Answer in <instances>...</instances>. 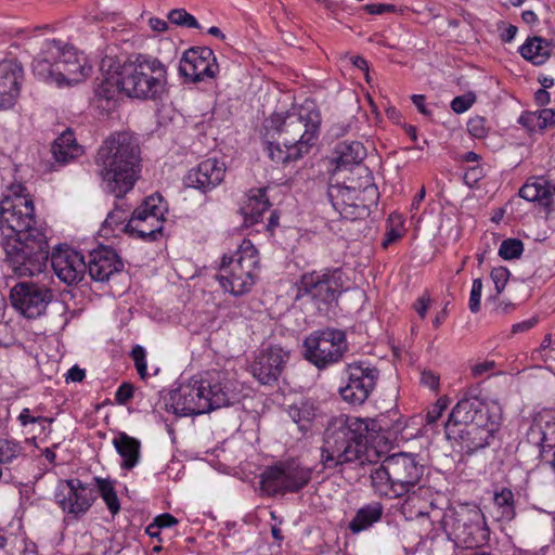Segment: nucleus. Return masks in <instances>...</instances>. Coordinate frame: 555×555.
I'll list each match as a JSON object with an SVG mask.
<instances>
[{
    "mask_svg": "<svg viewBox=\"0 0 555 555\" xmlns=\"http://www.w3.org/2000/svg\"><path fill=\"white\" fill-rule=\"evenodd\" d=\"M2 247L12 272L18 278L43 272L49 257L46 228L35 216L29 196H4L0 204Z\"/></svg>",
    "mask_w": 555,
    "mask_h": 555,
    "instance_id": "f257e3e1",
    "label": "nucleus"
},
{
    "mask_svg": "<svg viewBox=\"0 0 555 555\" xmlns=\"http://www.w3.org/2000/svg\"><path fill=\"white\" fill-rule=\"evenodd\" d=\"M320 122V114L308 105L271 115L263 125L268 156L281 164L301 158L315 144Z\"/></svg>",
    "mask_w": 555,
    "mask_h": 555,
    "instance_id": "f03ea898",
    "label": "nucleus"
},
{
    "mask_svg": "<svg viewBox=\"0 0 555 555\" xmlns=\"http://www.w3.org/2000/svg\"><path fill=\"white\" fill-rule=\"evenodd\" d=\"M379 430L382 426L371 418L341 415L333 420L324 433L321 464L332 469L352 462L364 465L377 461L379 452L366 446V437Z\"/></svg>",
    "mask_w": 555,
    "mask_h": 555,
    "instance_id": "7ed1b4c3",
    "label": "nucleus"
},
{
    "mask_svg": "<svg viewBox=\"0 0 555 555\" xmlns=\"http://www.w3.org/2000/svg\"><path fill=\"white\" fill-rule=\"evenodd\" d=\"M140 147L128 132H115L99 147L94 163L107 192L122 197L133 189L140 173Z\"/></svg>",
    "mask_w": 555,
    "mask_h": 555,
    "instance_id": "20e7f679",
    "label": "nucleus"
},
{
    "mask_svg": "<svg viewBox=\"0 0 555 555\" xmlns=\"http://www.w3.org/2000/svg\"><path fill=\"white\" fill-rule=\"evenodd\" d=\"M424 467L413 454L396 453L387 456L371 473V483L376 493L397 498L409 493L421 481Z\"/></svg>",
    "mask_w": 555,
    "mask_h": 555,
    "instance_id": "39448f33",
    "label": "nucleus"
},
{
    "mask_svg": "<svg viewBox=\"0 0 555 555\" xmlns=\"http://www.w3.org/2000/svg\"><path fill=\"white\" fill-rule=\"evenodd\" d=\"M125 95L139 100H156L165 91L167 70L157 59L138 55L133 61L120 65Z\"/></svg>",
    "mask_w": 555,
    "mask_h": 555,
    "instance_id": "423d86ee",
    "label": "nucleus"
},
{
    "mask_svg": "<svg viewBox=\"0 0 555 555\" xmlns=\"http://www.w3.org/2000/svg\"><path fill=\"white\" fill-rule=\"evenodd\" d=\"M259 271L258 250L249 240H244L233 255L222 257L217 280L224 291L240 296L250 291Z\"/></svg>",
    "mask_w": 555,
    "mask_h": 555,
    "instance_id": "0eeeda50",
    "label": "nucleus"
},
{
    "mask_svg": "<svg viewBox=\"0 0 555 555\" xmlns=\"http://www.w3.org/2000/svg\"><path fill=\"white\" fill-rule=\"evenodd\" d=\"M236 399L229 391L228 383L201 380L180 388V395L173 403L177 414L199 415L230 405Z\"/></svg>",
    "mask_w": 555,
    "mask_h": 555,
    "instance_id": "6e6552de",
    "label": "nucleus"
},
{
    "mask_svg": "<svg viewBox=\"0 0 555 555\" xmlns=\"http://www.w3.org/2000/svg\"><path fill=\"white\" fill-rule=\"evenodd\" d=\"M334 209L347 220L362 219L370 214V205L374 204L377 190L369 176L359 186L352 184H334L327 191Z\"/></svg>",
    "mask_w": 555,
    "mask_h": 555,
    "instance_id": "1a4fd4ad",
    "label": "nucleus"
},
{
    "mask_svg": "<svg viewBox=\"0 0 555 555\" xmlns=\"http://www.w3.org/2000/svg\"><path fill=\"white\" fill-rule=\"evenodd\" d=\"M305 357L318 367L339 361L347 350L343 331L325 328L311 333L304 341Z\"/></svg>",
    "mask_w": 555,
    "mask_h": 555,
    "instance_id": "9d476101",
    "label": "nucleus"
},
{
    "mask_svg": "<svg viewBox=\"0 0 555 555\" xmlns=\"http://www.w3.org/2000/svg\"><path fill=\"white\" fill-rule=\"evenodd\" d=\"M162 202L159 194L147 196L128 220L125 228L127 234L143 241H155L164 227L165 207Z\"/></svg>",
    "mask_w": 555,
    "mask_h": 555,
    "instance_id": "9b49d317",
    "label": "nucleus"
},
{
    "mask_svg": "<svg viewBox=\"0 0 555 555\" xmlns=\"http://www.w3.org/2000/svg\"><path fill=\"white\" fill-rule=\"evenodd\" d=\"M311 476V468L292 460L268 467L261 475V486L269 494L296 492L309 483Z\"/></svg>",
    "mask_w": 555,
    "mask_h": 555,
    "instance_id": "f8f14e48",
    "label": "nucleus"
},
{
    "mask_svg": "<svg viewBox=\"0 0 555 555\" xmlns=\"http://www.w3.org/2000/svg\"><path fill=\"white\" fill-rule=\"evenodd\" d=\"M347 384L339 389L341 398L360 405L369 398L376 385L379 372L366 362H354L346 367Z\"/></svg>",
    "mask_w": 555,
    "mask_h": 555,
    "instance_id": "ddd939ff",
    "label": "nucleus"
},
{
    "mask_svg": "<svg viewBox=\"0 0 555 555\" xmlns=\"http://www.w3.org/2000/svg\"><path fill=\"white\" fill-rule=\"evenodd\" d=\"M52 297L50 288L34 282H20L10 293L12 306L28 319L40 317Z\"/></svg>",
    "mask_w": 555,
    "mask_h": 555,
    "instance_id": "4468645a",
    "label": "nucleus"
},
{
    "mask_svg": "<svg viewBox=\"0 0 555 555\" xmlns=\"http://www.w3.org/2000/svg\"><path fill=\"white\" fill-rule=\"evenodd\" d=\"M452 530L457 542L467 548L479 547L489 538L483 514L478 508L457 512L452 519Z\"/></svg>",
    "mask_w": 555,
    "mask_h": 555,
    "instance_id": "2eb2a0df",
    "label": "nucleus"
},
{
    "mask_svg": "<svg viewBox=\"0 0 555 555\" xmlns=\"http://www.w3.org/2000/svg\"><path fill=\"white\" fill-rule=\"evenodd\" d=\"M301 289L322 302H332L345 288L344 273L340 269H322L304 274Z\"/></svg>",
    "mask_w": 555,
    "mask_h": 555,
    "instance_id": "dca6fc26",
    "label": "nucleus"
},
{
    "mask_svg": "<svg viewBox=\"0 0 555 555\" xmlns=\"http://www.w3.org/2000/svg\"><path fill=\"white\" fill-rule=\"evenodd\" d=\"M499 420L492 418L463 426L446 424V433L448 438L457 439L463 450L473 453L489 444L490 439L499 429Z\"/></svg>",
    "mask_w": 555,
    "mask_h": 555,
    "instance_id": "f3484780",
    "label": "nucleus"
},
{
    "mask_svg": "<svg viewBox=\"0 0 555 555\" xmlns=\"http://www.w3.org/2000/svg\"><path fill=\"white\" fill-rule=\"evenodd\" d=\"M55 62L56 86H74L85 81L91 74V65L87 56L73 47H62L61 55Z\"/></svg>",
    "mask_w": 555,
    "mask_h": 555,
    "instance_id": "a211bd4d",
    "label": "nucleus"
},
{
    "mask_svg": "<svg viewBox=\"0 0 555 555\" xmlns=\"http://www.w3.org/2000/svg\"><path fill=\"white\" fill-rule=\"evenodd\" d=\"M218 72L215 54L209 48H191L186 50L179 64V73L191 82L214 78Z\"/></svg>",
    "mask_w": 555,
    "mask_h": 555,
    "instance_id": "6ab92c4d",
    "label": "nucleus"
},
{
    "mask_svg": "<svg viewBox=\"0 0 555 555\" xmlns=\"http://www.w3.org/2000/svg\"><path fill=\"white\" fill-rule=\"evenodd\" d=\"M289 353L281 347H270L260 352L250 365L253 376L263 385L278 380L282 374Z\"/></svg>",
    "mask_w": 555,
    "mask_h": 555,
    "instance_id": "aec40b11",
    "label": "nucleus"
},
{
    "mask_svg": "<svg viewBox=\"0 0 555 555\" xmlns=\"http://www.w3.org/2000/svg\"><path fill=\"white\" fill-rule=\"evenodd\" d=\"M225 164L216 157L202 160L196 167L189 170L185 184L190 188L208 192L217 188L225 177Z\"/></svg>",
    "mask_w": 555,
    "mask_h": 555,
    "instance_id": "412c9836",
    "label": "nucleus"
},
{
    "mask_svg": "<svg viewBox=\"0 0 555 555\" xmlns=\"http://www.w3.org/2000/svg\"><path fill=\"white\" fill-rule=\"evenodd\" d=\"M492 418H500L496 412L477 396H464L452 409L447 424L454 426L481 423Z\"/></svg>",
    "mask_w": 555,
    "mask_h": 555,
    "instance_id": "4be33fe9",
    "label": "nucleus"
},
{
    "mask_svg": "<svg viewBox=\"0 0 555 555\" xmlns=\"http://www.w3.org/2000/svg\"><path fill=\"white\" fill-rule=\"evenodd\" d=\"M527 440L539 449L540 456L555 448V409H543L534 414Z\"/></svg>",
    "mask_w": 555,
    "mask_h": 555,
    "instance_id": "5701e85b",
    "label": "nucleus"
},
{
    "mask_svg": "<svg viewBox=\"0 0 555 555\" xmlns=\"http://www.w3.org/2000/svg\"><path fill=\"white\" fill-rule=\"evenodd\" d=\"M53 271L65 284L72 285L82 280L87 263L83 256L75 249H57L51 256Z\"/></svg>",
    "mask_w": 555,
    "mask_h": 555,
    "instance_id": "b1692460",
    "label": "nucleus"
},
{
    "mask_svg": "<svg viewBox=\"0 0 555 555\" xmlns=\"http://www.w3.org/2000/svg\"><path fill=\"white\" fill-rule=\"evenodd\" d=\"M55 496L61 508L76 517L85 514L95 499L92 490L79 480H66Z\"/></svg>",
    "mask_w": 555,
    "mask_h": 555,
    "instance_id": "393cba45",
    "label": "nucleus"
},
{
    "mask_svg": "<svg viewBox=\"0 0 555 555\" xmlns=\"http://www.w3.org/2000/svg\"><path fill=\"white\" fill-rule=\"evenodd\" d=\"M23 77L24 70L17 61L0 62V111L11 108L15 104Z\"/></svg>",
    "mask_w": 555,
    "mask_h": 555,
    "instance_id": "a878e982",
    "label": "nucleus"
},
{
    "mask_svg": "<svg viewBox=\"0 0 555 555\" xmlns=\"http://www.w3.org/2000/svg\"><path fill=\"white\" fill-rule=\"evenodd\" d=\"M87 266L91 279L98 282L107 281L124 267L116 251L107 246H100L90 251Z\"/></svg>",
    "mask_w": 555,
    "mask_h": 555,
    "instance_id": "bb28decb",
    "label": "nucleus"
},
{
    "mask_svg": "<svg viewBox=\"0 0 555 555\" xmlns=\"http://www.w3.org/2000/svg\"><path fill=\"white\" fill-rule=\"evenodd\" d=\"M124 81L122 75H120V65L114 68L109 66V69L95 89V98L99 102V106L107 111L113 109L119 96L125 94Z\"/></svg>",
    "mask_w": 555,
    "mask_h": 555,
    "instance_id": "cd10ccee",
    "label": "nucleus"
},
{
    "mask_svg": "<svg viewBox=\"0 0 555 555\" xmlns=\"http://www.w3.org/2000/svg\"><path fill=\"white\" fill-rule=\"evenodd\" d=\"M61 55V42L56 40H46L40 52L33 61V73L41 80L56 85L55 62Z\"/></svg>",
    "mask_w": 555,
    "mask_h": 555,
    "instance_id": "c85d7f7f",
    "label": "nucleus"
},
{
    "mask_svg": "<svg viewBox=\"0 0 555 555\" xmlns=\"http://www.w3.org/2000/svg\"><path fill=\"white\" fill-rule=\"evenodd\" d=\"M406 498L401 505V514L406 520L428 517L429 509L433 507L430 501V491L428 488L418 487L406 493Z\"/></svg>",
    "mask_w": 555,
    "mask_h": 555,
    "instance_id": "c756f323",
    "label": "nucleus"
},
{
    "mask_svg": "<svg viewBox=\"0 0 555 555\" xmlns=\"http://www.w3.org/2000/svg\"><path fill=\"white\" fill-rule=\"evenodd\" d=\"M52 153L56 163L65 165L82 155L83 150L76 142L74 132L66 130L54 141Z\"/></svg>",
    "mask_w": 555,
    "mask_h": 555,
    "instance_id": "7c9ffc66",
    "label": "nucleus"
},
{
    "mask_svg": "<svg viewBox=\"0 0 555 555\" xmlns=\"http://www.w3.org/2000/svg\"><path fill=\"white\" fill-rule=\"evenodd\" d=\"M113 444L122 459L121 466L126 469L133 468L140 459L141 443L138 439L130 437L126 433H119L114 439Z\"/></svg>",
    "mask_w": 555,
    "mask_h": 555,
    "instance_id": "2f4dec72",
    "label": "nucleus"
},
{
    "mask_svg": "<svg viewBox=\"0 0 555 555\" xmlns=\"http://www.w3.org/2000/svg\"><path fill=\"white\" fill-rule=\"evenodd\" d=\"M519 196L528 202H539L548 211L552 206L551 185L544 178L528 181L519 190Z\"/></svg>",
    "mask_w": 555,
    "mask_h": 555,
    "instance_id": "473e14b6",
    "label": "nucleus"
},
{
    "mask_svg": "<svg viewBox=\"0 0 555 555\" xmlns=\"http://www.w3.org/2000/svg\"><path fill=\"white\" fill-rule=\"evenodd\" d=\"M366 157V149L358 141H344L335 147L337 167L359 165Z\"/></svg>",
    "mask_w": 555,
    "mask_h": 555,
    "instance_id": "72a5a7b5",
    "label": "nucleus"
},
{
    "mask_svg": "<svg viewBox=\"0 0 555 555\" xmlns=\"http://www.w3.org/2000/svg\"><path fill=\"white\" fill-rule=\"evenodd\" d=\"M383 506L380 503H372L361 507L349 522V529L353 533H359L369 529L373 524L380 520Z\"/></svg>",
    "mask_w": 555,
    "mask_h": 555,
    "instance_id": "f704fd0d",
    "label": "nucleus"
},
{
    "mask_svg": "<svg viewBox=\"0 0 555 555\" xmlns=\"http://www.w3.org/2000/svg\"><path fill=\"white\" fill-rule=\"evenodd\" d=\"M269 205L266 192L258 190L257 193L247 197L245 204L241 207V211L245 221L253 224L261 219L263 212L268 210Z\"/></svg>",
    "mask_w": 555,
    "mask_h": 555,
    "instance_id": "c9c22d12",
    "label": "nucleus"
},
{
    "mask_svg": "<svg viewBox=\"0 0 555 555\" xmlns=\"http://www.w3.org/2000/svg\"><path fill=\"white\" fill-rule=\"evenodd\" d=\"M128 210L116 206L104 220L101 232L105 236L116 235L118 232L127 233L126 225L129 220Z\"/></svg>",
    "mask_w": 555,
    "mask_h": 555,
    "instance_id": "e433bc0d",
    "label": "nucleus"
},
{
    "mask_svg": "<svg viewBox=\"0 0 555 555\" xmlns=\"http://www.w3.org/2000/svg\"><path fill=\"white\" fill-rule=\"evenodd\" d=\"M520 54L533 64L541 65L547 60L550 51L541 38L534 37L520 47Z\"/></svg>",
    "mask_w": 555,
    "mask_h": 555,
    "instance_id": "4c0bfd02",
    "label": "nucleus"
},
{
    "mask_svg": "<svg viewBox=\"0 0 555 555\" xmlns=\"http://www.w3.org/2000/svg\"><path fill=\"white\" fill-rule=\"evenodd\" d=\"M493 504L496 517L502 521H509L515 517L514 494L509 489H502L494 494Z\"/></svg>",
    "mask_w": 555,
    "mask_h": 555,
    "instance_id": "58836bf2",
    "label": "nucleus"
},
{
    "mask_svg": "<svg viewBox=\"0 0 555 555\" xmlns=\"http://www.w3.org/2000/svg\"><path fill=\"white\" fill-rule=\"evenodd\" d=\"M94 481L96 483L99 493L107 505V508L113 515H116L120 509V504L113 482L108 479L99 477L94 478Z\"/></svg>",
    "mask_w": 555,
    "mask_h": 555,
    "instance_id": "ea45409f",
    "label": "nucleus"
},
{
    "mask_svg": "<svg viewBox=\"0 0 555 555\" xmlns=\"http://www.w3.org/2000/svg\"><path fill=\"white\" fill-rule=\"evenodd\" d=\"M288 414L299 426L300 430H306L308 424L314 418L315 411L311 403L300 402L299 404H293L289 406Z\"/></svg>",
    "mask_w": 555,
    "mask_h": 555,
    "instance_id": "a19ab883",
    "label": "nucleus"
},
{
    "mask_svg": "<svg viewBox=\"0 0 555 555\" xmlns=\"http://www.w3.org/2000/svg\"><path fill=\"white\" fill-rule=\"evenodd\" d=\"M404 233L403 219L398 214H391L387 219V231L383 241V247L387 248L402 237Z\"/></svg>",
    "mask_w": 555,
    "mask_h": 555,
    "instance_id": "79ce46f5",
    "label": "nucleus"
},
{
    "mask_svg": "<svg viewBox=\"0 0 555 555\" xmlns=\"http://www.w3.org/2000/svg\"><path fill=\"white\" fill-rule=\"evenodd\" d=\"M167 18L170 23L188 27V28H199L197 20L184 9H173L167 14Z\"/></svg>",
    "mask_w": 555,
    "mask_h": 555,
    "instance_id": "37998d69",
    "label": "nucleus"
},
{
    "mask_svg": "<svg viewBox=\"0 0 555 555\" xmlns=\"http://www.w3.org/2000/svg\"><path fill=\"white\" fill-rule=\"evenodd\" d=\"M524 251V244L517 238H507L501 243L499 248V256L503 259L511 260L521 256Z\"/></svg>",
    "mask_w": 555,
    "mask_h": 555,
    "instance_id": "c03bdc74",
    "label": "nucleus"
},
{
    "mask_svg": "<svg viewBox=\"0 0 555 555\" xmlns=\"http://www.w3.org/2000/svg\"><path fill=\"white\" fill-rule=\"evenodd\" d=\"M20 424L22 426H27L29 424L35 423H48L51 424L54 420L51 417H46L40 414V409L36 408L35 410H30L29 408H25L21 411L17 417Z\"/></svg>",
    "mask_w": 555,
    "mask_h": 555,
    "instance_id": "a18cd8bd",
    "label": "nucleus"
},
{
    "mask_svg": "<svg viewBox=\"0 0 555 555\" xmlns=\"http://www.w3.org/2000/svg\"><path fill=\"white\" fill-rule=\"evenodd\" d=\"M468 132L477 139H482L488 134L489 126L485 117L474 116L467 122Z\"/></svg>",
    "mask_w": 555,
    "mask_h": 555,
    "instance_id": "49530a36",
    "label": "nucleus"
},
{
    "mask_svg": "<svg viewBox=\"0 0 555 555\" xmlns=\"http://www.w3.org/2000/svg\"><path fill=\"white\" fill-rule=\"evenodd\" d=\"M476 102V95L473 92H467L463 95L456 96L451 102V108L456 114H462L470 108Z\"/></svg>",
    "mask_w": 555,
    "mask_h": 555,
    "instance_id": "de8ad7c7",
    "label": "nucleus"
},
{
    "mask_svg": "<svg viewBox=\"0 0 555 555\" xmlns=\"http://www.w3.org/2000/svg\"><path fill=\"white\" fill-rule=\"evenodd\" d=\"M531 117L535 119V124L540 129H544L555 125V109L543 108L532 113Z\"/></svg>",
    "mask_w": 555,
    "mask_h": 555,
    "instance_id": "09e8293b",
    "label": "nucleus"
},
{
    "mask_svg": "<svg viewBox=\"0 0 555 555\" xmlns=\"http://www.w3.org/2000/svg\"><path fill=\"white\" fill-rule=\"evenodd\" d=\"M496 291V295H500L509 279V271L505 267L493 268L490 274Z\"/></svg>",
    "mask_w": 555,
    "mask_h": 555,
    "instance_id": "8fccbe9b",
    "label": "nucleus"
},
{
    "mask_svg": "<svg viewBox=\"0 0 555 555\" xmlns=\"http://www.w3.org/2000/svg\"><path fill=\"white\" fill-rule=\"evenodd\" d=\"M482 292V280L475 279L473 281L470 295H469V310L477 313L480 310V298Z\"/></svg>",
    "mask_w": 555,
    "mask_h": 555,
    "instance_id": "3c124183",
    "label": "nucleus"
},
{
    "mask_svg": "<svg viewBox=\"0 0 555 555\" xmlns=\"http://www.w3.org/2000/svg\"><path fill=\"white\" fill-rule=\"evenodd\" d=\"M131 357L134 361L135 369L140 375L141 378H144L146 376V361H145V350L141 346H135L132 349Z\"/></svg>",
    "mask_w": 555,
    "mask_h": 555,
    "instance_id": "603ef678",
    "label": "nucleus"
},
{
    "mask_svg": "<svg viewBox=\"0 0 555 555\" xmlns=\"http://www.w3.org/2000/svg\"><path fill=\"white\" fill-rule=\"evenodd\" d=\"M446 409L447 400L444 398L438 399L435 405L430 410H428L426 414L427 424H435L441 417Z\"/></svg>",
    "mask_w": 555,
    "mask_h": 555,
    "instance_id": "864d4df0",
    "label": "nucleus"
},
{
    "mask_svg": "<svg viewBox=\"0 0 555 555\" xmlns=\"http://www.w3.org/2000/svg\"><path fill=\"white\" fill-rule=\"evenodd\" d=\"M133 397V387L130 384L124 383L119 386L115 393V400L119 404L127 403Z\"/></svg>",
    "mask_w": 555,
    "mask_h": 555,
    "instance_id": "5fc2aeb1",
    "label": "nucleus"
},
{
    "mask_svg": "<svg viewBox=\"0 0 555 555\" xmlns=\"http://www.w3.org/2000/svg\"><path fill=\"white\" fill-rule=\"evenodd\" d=\"M421 384L425 387H428L430 390H438L439 376L431 371H424L421 374Z\"/></svg>",
    "mask_w": 555,
    "mask_h": 555,
    "instance_id": "6e6d98bb",
    "label": "nucleus"
},
{
    "mask_svg": "<svg viewBox=\"0 0 555 555\" xmlns=\"http://www.w3.org/2000/svg\"><path fill=\"white\" fill-rule=\"evenodd\" d=\"M495 367V362L486 360L479 363H476L472 366V374L475 377L482 376L483 374L492 371Z\"/></svg>",
    "mask_w": 555,
    "mask_h": 555,
    "instance_id": "4d7b16f0",
    "label": "nucleus"
},
{
    "mask_svg": "<svg viewBox=\"0 0 555 555\" xmlns=\"http://www.w3.org/2000/svg\"><path fill=\"white\" fill-rule=\"evenodd\" d=\"M364 9L370 14H384V13L392 12L395 10V7L391 4L374 3V4H366L364 7Z\"/></svg>",
    "mask_w": 555,
    "mask_h": 555,
    "instance_id": "13d9d810",
    "label": "nucleus"
},
{
    "mask_svg": "<svg viewBox=\"0 0 555 555\" xmlns=\"http://www.w3.org/2000/svg\"><path fill=\"white\" fill-rule=\"evenodd\" d=\"M177 522L178 520L172 515L167 513L157 516L154 520V524L158 527L159 530L162 528H169Z\"/></svg>",
    "mask_w": 555,
    "mask_h": 555,
    "instance_id": "bf43d9fd",
    "label": "nucleus"
},
{
    "mask_svg": "<svg viewBox=\"0 0 555 555\" xmlns=\"http://www.w3.org/2000/svg\"><path fill=\"white\" fill-rule=\"evenodd\" d=\"M429 302H430V298L428 295L424 294L423 296H421L415 305H414V308L417 312V314L424 319L425 315H426V312L428 310V307H429Z\"/></svg>",
    "mask_w": 555,
    "mask_h": 555,
    "instance_id": "052dcab7",
    "label": "nucleus"
},
{
    "mask_svg": "<svg viewBox=\"0 0 555 555\" xmlns=\"http://www.w3.org/2000/svg\"><path fill=\"white\" fill-rule=\"evenodd\" d=\"M537 323H538V319L537 318H531V319L525 320L522 322L514 324L513 327H512V332L513 333L527 332L530 328H532Z\"/></svg>",
    "mask_w": 555,
    "mask_h": 555,
    "instance_id": "680f3d73",
    "label": "nucleus"
},
{
    "mask_svg": "<svg viewBox=\"0 0 555 555\" xmlns=\"http://www.w3.org/2000/svg\"><path fill=\"white\" fill-rule=\"evenodd\" d=\"M86 376L85 370L78 367L77 365L73 366L68 370L66 374V382H81Z\"/></svg>",
    "mask_w": 555,
    "mask_h": 555,
    "instance_id": "e2e57ef3",
    "label": "nucleus"
},
{
    "mask_svg": "<svg viewBox=\"0 0 555 555\" xmlns=\"http://www.w3.org/2000/svg\"><path fill=\"white\" fill-rule=\"evenodd\" d=\"M149 26L155 31V33H165L168 30V24L165 20L158 18V17H151L149 18Z\"/></svg>",
    "mask_w": 555,
    "mask_h": 555,
    "instance_id": "0e129e2a",
    "label": "nucleus"
},
{
    "mask_svg": "<svg viewBox=\"0 0 555 555\" xmlns=\"http://www.w3.org/2000/svg\"><path fill=\"white\" fill-rule=\"evenodd\" d=\"M412 102L417 107L418 112L425 116L430 115V111L425 105V96L422 94L412 95Z\"/></svg>",
    "mask_w": 555,
    "mask_h": 555,
    "instance_id": "69168bd1",
    "label": "nucleus"
},
{
    "mask_svg": "<svg viewBox=\"0 0 555 555\" xmlns=\"http://www.w3.org/2000/svg\"><path fill=\"white\" fill-rule=\"evenodd\" d=\"M516 34H517V27L514 25H509L502 33L501 38L505 42H511L515 38Z\"/></svg>",
    "mask_w": 555,
    "mask_h": 555,
    "instance_id": "338daca9",
    "label": "nucleus"
},
{
    "mask_svg": "<svg viewBox=\"0 0 555 555\" xmlns=\"http://www.w3.org/2000/svg\"><path fill=\"white\" fill-rule=\"evenodd\" d=\"M25 188L22 184H13L9 188V193L5 196L20 197L26 196L24 194Z\"/></svg>",
    "mask_w": 555,
    "mask_h": 555,
    "instance_id": "774afa93",
    "label": "nucleus"
}]
</instances>
